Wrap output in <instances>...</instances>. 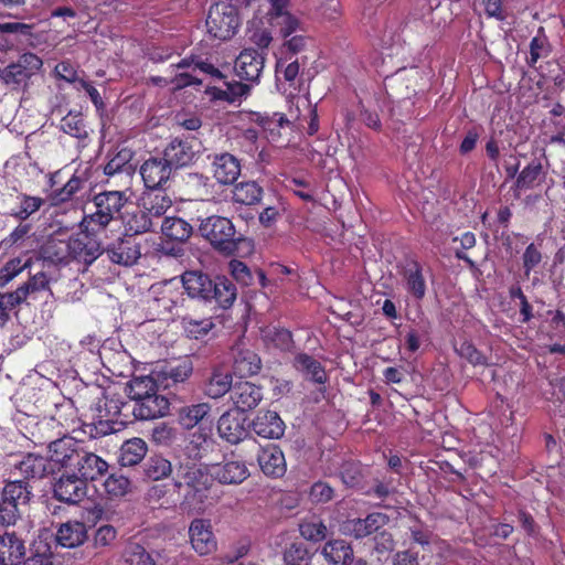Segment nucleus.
<instances>
[{
  "instance_id": "nucleus-1",
  "label": "nucleus",
  "mask_w": 565,
  "mask_h": 565,
  "mask_svg": "<svg viewBox=\"0 0 565 565\" xmlns=\"http://www.w3.org/2000/svg\"><path fill=\"white\" fill-rule=\"evenodd\" d=\"M56 447L53 462L58 463L60 469L70 471L86 481L96 480L108 469V463L103 458L86 450L73 437H65L56 444Z\"/></svg>"
},
{
  "instance_id": "nucleus-2",
  "label": "nucleus",
  "mask_w": 565,
  "mask_h": 565,
  "mask_svg": "<svg viewBox=\"0 0 565 565\" xmlns=\"http://www.w3.org/2000/svg\"><path fill=\"white\" fill-rule=\"evenodd\" d=\"M198 233L215 250L225 256L234 255L238 250L239 244L245 242V238L236 232L233 222L221 215L202 218Z\"/></svg>"
},
{
  "instance_id": "nucleus-3",
  "label": "nucleus",
  "mask_w": 565,
  "mask_h": 565,
  "mask_svg": "<svg viewBox=\"0 0 565 565\" xmlns=\"http://www.w3.org/2000/svg\"><path fill=\"white\" fill-rule=\"evenodd\" d=\"M127 202L124 191H104L93 198L95 211L84 215L81 227L88 232L106 231L111 221L120 215V211Z\"/></svg>"
},
{
  "instance_id": "nucleus-4",
  "label": "nucleus",
  "mask_w": 565,
  "mask_h": 565,
  "mask_svg": "<svg viewBox=\"0 0 565 565\" xmlns=\"http://www.w3.org/2000/svg\"><path fill=\"white\" fill-rule=\"evenodd\" d=\"M173 484L190 503H203L212 484L207 469L195 462H181L173 476Z\"/></svg>"
},
{
  "instance_id": "nucleus-5",
  "label": "nucleus",
  "mask_w": 565,
  "mask_h": 565,
  "mask_svg": "<svg viewBox=\"0 0 565 565\" xmlns=\"http://www.w3.org/2000/svg\"><path fill=\"white\" fill-rule=\"evenodd\" d=\"M32 495L30 484L20 479L8 480L0 495V525H14L21 518V508L28 505Z\"/></svg>"
},
{
  "instance_id": "nucleus-6",
  "label": "nucleus",
  "mask_w": 565,
  "mask_h": 565,
  "mask_svg": "<svg viewBox=\"0 0 565 565\" xmlns=\"http://www.w3.org/2000/svg\"><path fill=\"white\" fill-rule=\"evenodd\" d=\"M99 167L89 161L81 162L68 181L49 194L51 205L57 206L71 201L78 192L92 190L98 182Z\"/></svg>"
},
{
  "instance_id": "nucleus-7",
  "label": "nucleus",
  "mask_w": 565,
  "mask_h": 565,
  "mask_svg": "<svg viewBox=\"0 0 565 565\" xmlns=\"http://www.w3.org/2000/svg\"><path fill=\"white\" fill-rule=\"evenodd\" d=\"M205 24L212 38L221 41L230 40L241 24L239 11L233 3L216 2L210 7Z\"/></svg>"
},
{
  "instance_id": "nucleus-8",
  "label": "nucleus",
  "mask_w": 565,
  "mask_h": 565,
  "mask_svg": "<svg viewBox=\"0 0 565 565\" xmlns=\"http://www.w3.org/2000/svg\"><path fill=\"white\" fill-rule=\"evenodd\" d=\"M26 438L34 446H47L53 461L56 444L66 436L65 429L54 417H43L42 419L32 418L25 426Z\"/></svg>"
},
{
  "instance_id": "nucleus-9",
  "label": "nucleus",
  "mask_w": 565,
  "mask_h": 565,
  "mask_svg": "<svg viewBox=\"0 0 565 565\" xmlns=\"http://www.w3.org/2000/svg\"><path fill=\"white\" fill-rule=\"evenodd\" d=\"M81 228V233L70 237L71 260L89 266L104 253L103 233Z\"/></svg>"
},
{
  "instance_id": "nucleus-10",
  "label": "nucleus",
  "mask_w": 565,
  "mask_h": 565,
  "mask_svg": "<svg viewBox=\"0 0 565 565\" xmlns=\"http://www.w3.org/2000/svg\"><path fill=\"white\" fill-rule=\"evenodd\" d=\"M42 65L43 62L36 54L23 53L17 62L0 71V78L6 85L17 88L26 85L28 81L41 70Z\"/></svg>"
},
{
  "instance_id": "nucleus-11",
  "label": "nucleus",
  "mask_w": 565,
  "mask_h": 565,
  "mask_svg": "<svg viewBox=\"0 0 565 565\" xmlns=\"http://www.w3.org/2000/svg\"><path fill=\"white\" fill-rule=\"evenodd\" d=\"M265 55L263 51L244 49L234 63V71L237 77L252 84L259 83L265 66Z\"/></svg>"
},
{
  "instance_id": "nucleus-12",
  "label": "nucleus",
  "mask_w": 565,
  "mask_h": 565,
  "mask_svg": "<svg viewBox=\"0 0 565 565\" xmlns=\"http://www.w3.org/2000/svg\"><path fill=\"white\" fill-rule=\"evenodd\" d=\"M198 150L195 149V138H173L162 152L163 159L177 170L188 167L195 161Z\"/></svg>"
},
{
  "instance_id": "nucleus-13",
  "label": "nucleus",
  "mask_w": 565,
  "mask_h": 565,
  "mask_svg": "<svg viewBox=\"0 0 565 565\" xmlns=\"http://www.w3.org/2000/svg\"><path fill=\"white\" fill-rule=\"evenodd\" d=\"M108 258L114 263L122 266H132L141 256L140 244L137 237L131 234H125L113 243L104 247Z\"/></svg>"
},
{
  "instance_id": "nucleus-14",
  "label": "nucleus",
  "mask_w": 565,
  "mask_h": 565,
  "mask_svg": "<svg viewBox=\"0 0 565 565\" xmlns=\"http://www.w3.org/2000/svg\"><path fill=\"white\" fill-rule=\"evenodd\" d=\"M53 492L56 500L68 504H76L81 502L87 493V481L64 470L55 482Z\"/></svg>"
},
{
  "instance_id": "nucleus-15",
  "label": "nucleus",
  "mask_w": 565,
  "mask_h": 565,
  "mask_svg": "<svg viewBox=\"0 0 565 565\" xmlns=\"http://www.w3.org/2000/svg\"><path fill=\"white\" fill-rule=\"evenodd\" d=\"M172 171L163 157H150L140 167V175L145 186L152 191L163 190L170 181Z\"/></svg>"
},
{
  "instance_id": "nucleus-16",
  "label": "nucleus",
  "mask_w": 565,
  "mask_h": 565,
  "mask_svg": "<svg viewBox=\"0 0 565 565\" xmlns=\"http://www.w3.org/2000/svg\"><path fill=\"white\" fill-rule=\"evenodd\" d=\"M192 548L200 555H210L217 548V541L210 520L194 519L189 526Z\"/></svg>"
},
{
  "instance_id": "nucleus-17",
  "label": "nucleus",
  "mask_w": 565,
  "mask_h": 565,
  "mask_svg": "<svg viewBox=\"0 0 565 565\" xmlns=\"http://www.w3.org/2000/svg\"><path fill=\"white\" fill-rule=\"evenodd\" d=\"M269 9L268 22L277 28L282 38L290 36L299 26L298 19L290 13V0H267Z\"/></svg>"
},
{
  "instance_id": "nucleus-18",
  "label": "nucleus",
  "mask_w": 565,
  "mask_h": 565,
  "mask_svg": "<svg viewBox=\"0 0 565 565\" xmlns=\"http://www.w3.org/2000/svg\"><path fill=\"white\" fill-rule=\"evenodd\" d=\"M56 466L58 467V463L53 462L51 457L45 458L30 452L14 466L15 471L12 473L15 475L18 471L22 477L21 480L29 483L31 480H40L53 473Z\"/></svg>"
},
{
  "instance_id": "nucleus-19",
  "label": "nucleus",
  "mask_w": 565,
  "mask_h": 565,
  "mask_svg": "<svg viewBox=\"0 0 565 565\" xmlns=\"http://www.w3.org/2000/svg\"><path fill=\"white\" fill-rule=\"evenodd\" d=\"M263 387L248 381L234 383L230 396L234 407L241 413L256 408L263 401Z\"/></svg>"
},
{
  "instance_id": "nucleus-20",
  "label": "nucleus",
  "mask_w": 565,
  "mask_h": 565,
  "mask_svg": "<svg viewBox=\"0 0 565 565\" xmlns=\"http://www.w3.org/2000/svg\"><path fill=\"white\" fill-rule=\"evenodd\" d=\"M158 392L154 391L134 404L131 412L136 419L149 420L163 417L169 413V399Z\"/></svg>"
},
{
  "instance_id": "nucleus-21",
  "label": "nucleus",
  "mask_w": 565,
  "mask_h": 565,
  "mask_svg": "<svg viewBox=\"0 0 565 565\" xmlns=\"http://www.w3.org/2000/svg\"><path fill=\"white\" fill-rule=\"evenodd\" d=\"M43 292L51 294L50 278L44 271H39L30 276V278L14 291L8 294L12 296L13 303L19 306L28 300L38 301Z\"/></svg>"
},
{
  "instance_id": "nucleus-22",
  "label": "nucleus",
  "mask_w": 565,
  "mask_h": 565,
  "mask_svg": "<svg viewBox=\"0 0 565 565\" xmlns=\"http://www.w3.org/2000/svg\"><path fill=\"white\" fill-rule=\"evenodd\" d=\"M286 425L279 414L273 411H260L250 423V429L265 439H279L285 434Z\"/></svg>"
},
{
  "instance_id": "nucleus-23",
  "label": "nucleus",
  "mask_w": 565,
  "mask_h": 565,
  "mask_svg": "<svg viewBox=\"0 0 565 565\" xmlns=\"http://www.w3.org/2000/svg\"><path fill=\"white\" fill-rule=\"evenodd\" d=\"M205 303L214 307L228 309L236 300L237 289L235 284L226 276H215L212 278V286L209 288Z\"/></svg>"
},
{
  "instance_id": "nucleus-24",
  "label": "nucleus",
  "mask_w": 565,
  "mask_h": 565,
  "mask_svg": "<svg viewBox=\"0 0 565 565\" xmlns=\"http://www.w3.org/2000/svg\"><path fill=\"white\" fill-rule=\"evenodd\" d=\"M212 172L217 183L233 184L241 174V162L232 153H216L212 159Z\"/></svg>"
},
{
  "instance_id": "nucleus-25",
  "label": "nucleus",
  "mask_w": 565,
  "mask_h": 565,
  "mask_svg": "<svg viewBox=\"0 0 565 565\" xmlns=\"http://www.w3.org/2000/svg\"><path fill=\"white\" fill-rule=\"evenodd\" d=\"M257 461L264 475L268 477L280 478L287 471L285 455L277 445L263 447L257 455Z\"/></svg>"
},
{
  "instance_id": "nucleus-26",
  "label": "nucleus",
  "mask_w": 565,
  "mask_h": 565,
  "mask_svg": "<svg viewBox=\"0 0 565 565\" xmlns=\"http://www.w3.org/2000/svg\"><path fill=\"white\" fill-rule=\"evenodd\" d=\"M154 372L161 388L168 390L173 385L185 382L193 372V364L189 359H183L177 363H168Z\"/></svg>"
},
{
  "instance_id": "nucleus-27",
  "label": "nucleus",
  "mask_w": 565,
  "mask_h": 565,
  "mask_svg": "<svg viewBox=\"0 0 565 565\" xmlns=\"http://www.w3.org/2000/svg\"><path fill=\"white\" fill-rule=\"evenodd\" d=\"M217 431L220 437L231 444H237L247 435L245 419L239 413L227 411L217 422Z\"/></svg>"
},
{
  "instance_id": "nucleus-28",
  "label": "nucleus",
  "mask_w": 565,
  "mask_h": 565,
  "mask_svg": "<svg viewBox=\"0 0 565 565\" xmlns=\"http://www.w3.org/2000/svg\"><path fill=\"white\" fill-rule=\"evenodd\" d=\"M25 556L24 541L14 532L0 535V565H20Z\"/></svg>"
},
{
  "instance_id": "nucleus-29",
  "label": "nucleus",
  "mask_w": 565,
  "mask_h": 565,
  "mask_svg": "<svg viewBox=\"0 0 565 565\" xmlns=\"http://www.w3.org/2000/svg\"><path fill=\"white\" fill-rule=\"evenodd\" d=\"M182 285L192 299H198L205 302L212 286V278L201 270H186L181 276Z\"/></svg>"
},
{
  "instance_id": "nucleus-30",
  "label": "nucleus",
  "mask_w": 565,
  "mask_h": 565,
  "mask_svg": "<svg viewBox=\"0 0 565 565\" xmlns=\"http://www.w3.org/2000/svg\"><path fill=\"white\" fill-rule=\"evenodd\" d=\"M404 287L408 295L416 300L426 296L427 284L423 274V267L418 262H407L403 269Z\"/></svg>"
},
{
  "instance_id": "nucleus-31",
  "label": "nucleus",
  "mask_w": 565,
  "mask_h": 565,
  "mask_svg": "<svg viewBox=\"0 0 565 565\" xmlns=\"http://www.w3.org/2000/svg\"><path fill=\"white\" fill-rule=\"evenodd\" d=\"M161 385L154 371L149 375H134L126 384L125 392L130 401L137 403L141 398L151 394L154 391H159Z\"/></svg>"
},
{
  "instance_id": "nucleus-32",
  "label": "nucleus",
  "mask_w": 565,
  "mask_h": 565,
  "mask_svg": "<svg viewBox=\"0 0 565 565\" xmlns=\"http://www.w3.org/2000/svg\"><path fill=\"white\" fill-rule=\"evenodd\" d=\"M40 256L43 262L53 265H66L71 262L70 238H49L40 248Z\"/></svg>"
},
{
  "instance_id": "nucleus-33",
  "label": "nucleus",
  "mask_w": 565,
  "mask_h": 565,
  "mask_svg": "<svg viewBox=\"0 0 565 565\" xmlns=\"http://www.w3.org/2000/svg\"><path fill=\"white\" fill-rule=\"evenodd\" d=\"M233 377L230 371L214 367L204 384V394L211 398H220L226 393L231 394Z\"/></svg>"
},
{
  "instance_id": "nucleus-34",
  "label": "nucleus",
  "mask_w": 565,
  "mask_h": 565,
  "mask_svg": "<svg viewBox=\"0 0 565 565\" xmlns=\"http://www.w3.org/2000/svg\"><path fill=\"white\" fill-rule=\"evenodd\" d=\"M248 121L259 126L265 132L267 138L276 140L280 136V129L289 124L286 115L282 113H267L252 111L248 115Z\"/></svg>"
},
{
  "instance_id": "nucleus-35",
  "label": "nucleus",
  "mask_w": 565,
  "mask_h": 565,
  "mask_svg": "<svg viewBox=\"0 0 565 565\" xmlns=\"http://www.w3.org/2000/svg\"><path fill=\"white\" fill-rule=\"evenodd\" d=\"M87 539L86 525L83 522L74 521L61 524L56 533V541L63 547H75Z\"/></svg>"
},
{
  "instance_id": "nucleus-36",
  "label": "nucleus",
  "mask_w": 565,
  "mask_h": 565,
  "mask_svg": "<svg viewBox=\"0 0 565 565\" xmlns=\"http://www.w3.org/2000/svg\"><path fill=\"white\" fill-rule=\"evenodd\" d=\"M161 233L169 241L184 243L191 237L193 227L181 217L167 216L162 221Z\"/></svg>"
},
{
  "instance_id": "nucleus-37",
  "label": "nucleus",
  "mask_w": 565,
  "mask_h": 565,
  "mask_svg": "<svg viewBox=\"0 0 565 565\" xmlns=\"http://www.w3.org/2000/svg\"><path fill=\"white\" fill-rule=\"evenodd\" d=\"M295 366L303 373L307 380L318 384H324L328 380L322 364L307 353H299L295 358Z\"/></svg>"
},
{
  "instance_id": "nucleus-38",
  "label": "nucleus",
  "mask_w": 565,
  "mask_h": 565,
  "mask_svg": "<svg viewBox=\"0 0 565 565\" xmlns=\"http://www.w3.org/2000/svg\"><path fill=\"white\" fill-rule=\"evenodd\" d=\"M262 369V361L252 350H239L234 356L233 371L239 377H248L257 374Z\"/></svg>"
},
{
  "instance_id": "nucleus-39",
  "label": "nucleus",
  "mask_w": 565,
  "mask_h": 565,
  "mask_svg": "<svg viewBox=\"0 0 565 565\" xmlns=\"http://www.w3.org/2000/svg\"><path fill=\"white\" fill-rule=\"evenodd\" d=\"M249 472L246 465L237 460H227L223 465L218 466L215 471V476L221 483L232 484L241 483L247 477Z\"/></svg>"
},
{
  "instance_id": "nucleus-40",
  "label": "nucleus",
  "mask_w": 565,
  "mask_h": 565,
  "mask_svg": "<svg viewBox=\"0 0 565 565\" xmlns=\"http://www.w3.org/2000/svg\"><path fill=\"white\" fill-rule=\"evenodd\" d=\"M211 412L207 403L183 406L178 412V423L184 429H192L199 425Z\"/></svg>"
},
{
  "instance_id": "nucleus-41",
  "label": "nucleus",
  "mask_w": 565,
  "mask_h": 565,
  "mask_svg": "<svg viewBox=\"0 0 565 565\" xmlns=\"http://www.w3.org/2000/svg\"><path fill=\"white\" fill-rule=\"evenodd\" d=\"M147 444L141 438L126 440L120 448L119 462L122 467L138 465L147 454Z\"/></svg>"
},
{
  "instance_id": "nucleus-42",
  "label": "nucleus",
  "mask_w": 565,
  "mask_h": 565,
  "mask_svg": "<svg viewBox=\"0 0 565 565\" xmlns=\"http://www.w3.org/2000/svg\"><path fill=\"white\" fill-rule=\"evenodd\" d=\"M263 188L256 181H244L235 184L233 201L243 205H254L262 201Z\"/></svg>"
},
{
  "instance_id": "nucleus-43",
  "label": "nucleus",
  "mask_w": 565,
  "mask_h": 565,
  "mask_svg": "<svg viewBox=\"0 0 565 565\" xmlns=\"http://www.w3.org/2000/svg\"><path fill=\"white\" fill-rule=\"evenodd\" d=\"M322 554L333 565H350L353 562V550L342 540L329 541L324 545Z\"/></svg>"
},
{
  "instance_id": "nucleus-44",
  "label": "nucleus",
  "mask_w": 565,
  "mask_h": 565,
  "mask_svg": "<svg viewBox=\"0 0 565 565\" xmlns=\"http://www.w3.org/2000/svg\"><path fill=\"white\" fill-rule=\"evenodd\" d=\"M263 340L268 349L289 352L294 349L292 333L285 328H268L263 333Z\"/></svg>"
},
{
  "instance_id": "nucleus-45",
  "label": "nucleus",
  "mask_w": 565,
  "mask_h": 565,
  "mask_svg": "<svg viewBox=\"0 0 565 565\" xmlns=\"http://www.w3.org/2000/svg\"><path fill=\"white\" fill-rule=\"evenodd\" d=\"M127 406L128 404L118 395H103V397L97 399L93 414L96 415V417L118 420L122 409Z\"/></svg>"
},
{
  "instance_id": "nucleus-46",
  "label": "nucleus",
  "mask_w": 565,
  "mask_h": 565,
  "mask_svg": "<svg viewBox=\"0 0 565 565\" xmlns=\"http://www.w3.org/2000/svg\"><path fill=\"white\" fill-rule=\"evenodd\" d=\"M156 191L143 198V209L152 217L159 218L171 207L172 200L163 190Z\"/></svg>"
},
{
  "instance_id": "nucleus-47",
  "label": "nucleus",
  "mask_w": 565,
  "mask_h": 565,
  "mask_svg": "<svg viewBox=\"0 0 565 565\" xmlns=\"http://www.w3.org/2000/svg\"><path fill=\"white\" fill-rule=\"evenodd\" d=\"M143 471L147 478L157 481L170 477L173 469L170 460L161 455H153L145 462Z\"/></svg>"
},
{
  "instance_id": "nucleus-48",
  "label": "nucleus",
  "mask_w": 565,
  "mask_h": 565,
  "mask_svg": "<svg viewBox=\"0 0 565 565\" xmlns=\"http://www.w3.org/2000/svg\"><path fill=\"white\" fill-rule=\"evenodd\" d=\"M60 129L77 139H86L88 137L83 115L79 111H68L67 115L61 119Z\"/></svg>"
},
{
  "instance_id": "nucleus-49",
  "label": "nucleus",
  "mask_w": 565,
  "mask_h": 565,
  "mask_svg": "<svg viewBox=\"0 0 565 565\" xmlns=\"http://www.w3.org/2000/svg\"><path fill=\"white\" fill-rule=\"evenodd\" d=\"M17 200L18 206L11 210L10 215L20 221L29 218L33 213L39 211L44 203L43 199L26 194H19Z\"/></svg>"
},
{
  "instance_id": "nucleus-50",
  "label": "nucleus",
  "mask_w": 565,
  "mask_h": 565,
  "mask_svg": "<svg viewBox=\"0 0 565 565\" xmlns=\"http://www.w3.org/2000/svg\"><path fill=\"white\" fill-rule=\"evenodd\" d=\"M286 565H310L312 553L303 542H292L284 551Z\"/></svg>"
},
{
  "instance_id": "nucleus-51",
  "label": "nucleus",
  "mask_w": 565,
  "mask_h": 565,
  "mask_svg": "<svg viewBox=\"0 0 565 565\" xmlns=\"http://www.w3.org/2000/svg\"><path fill=\"white\" fill-rule=\"evenodd\" d=\"M355 489L360 494L381 500H384L394 492L391 481L381 480L379 478H373L370 483H360L355 481Z\"/></svg>"
},
{
  "instance_id": "nucleus-52",
  "label": "nucleus",
  "mask_w": 565,
  "mask_h": 565,
  "mask_svg": "<svg viewBox=\"0 0 565 565\" xmlns=\"http://www.w3.org/2000/svg\"><path fill=\"white\" fill-rule=\"evenodd\" d=\"M543 177L544 171L541 160L533 159L519 174L516 179V186L520 189H530Z\"/></svg>"
},
{
  "instance_id": "nucleus-53",
  "label": "nucleus",
  "mask_w": 565,
  "mask_h": 565,
  "mask_svg": "<svg viewBox=\"0 0 565 565\" xmlns=\"http://www.w3.org/2000/svg\"><path fill=\"white\" fill-rule=\"evenodd\" d=\"M299 531L305 540L315 543L323 541L328 532L326 524L317 518L303 520L299 524Z\"/></svg>"
},
{
  "instance_id": "nucleus-54",
  "label": "nucleus",
  "mask_w": 565,
  "mask_h": 565,
  "mask_svg": "<svg viewBox=\"0 0 565 565\" xmlns=\"http://www.w3.org/2000/svg\"><path fill=\"white\" fill-rule=\"evenodd\" d=\"M130 487V480L118 473H111L104 482L105 492L110 499L124 497Z\"/></svg>"
},
{
  "instance_id": "nucleus-55",
  "label": "nucleus",
  "mask_w": 565,
  "mask_h": 565,
  "mask_svg": "<svg viewBox=\"0 0 565 565\" xmlns=\"http://www.w3.org/2000/svg\"><path fill=\"white\" fill-rule=\"evenodd\" d=\"M125 562L129 565H158L151 554L138 544H130L124 554Z\"/></svg>"
},
{
  "instance_id": "nucleus-56",
  "label": "nucleus",
  "mask_w": 565,
  "mask_h": 565,
  "mask_svg": "<svg viewBox=\"0 0 565 565\" xmlns=\"http://www.w3.org/2000/svg\"><path fill=\"white\" fill-rule=\"evenodd\" d=\"M122 423V420L118 422L111 418L96 417V415L92 414V423L87 426L90 427L89 435L97 438L115 433L117 430L116 425Z\"/></svg>"
},
{
  "instance_id": "nucleus-57",
  "label": "nucleus",
  "mask_w": 565,
  "mask_h": 565,
  "mask_svg": "<svg viewBox=\"0 0 565 565\" xmlns=\"http://www.w3.org/2000/svg\"><path fill=\"white\" fill-rule=\"evenodd\" d=\"M132 166L129 162V157L126 152H118L113 157L104 167V174L113 177L117 173L131 174Z\"/></svg>"
},
{
  "instance_id": "nucleus-58",
  "label": "nucleus",
  "mask_w": 565,
  "mask_h": 565,
  "mask_svg": "<svg viewBox=\"0 0 565 565\" xmlns=\"http://www.w3.org/2000/svg\"><path fill=\"white\" fill-rule=\"evenodd\" d=\"M30 266V259L23 260L21 257L9 259L0 268V285H4L18 276L23 269Z\"/></svg>"
},
{
  "instance_id": "nucleus-59",
  "label": "nucleus",
  "mask_w": 565,
  "mask_h": 565,
  "mask_svg": "<svg viewBox=\"0 0 565 565\" xmlns=\"http://www.w3.org/2000/svg\"><path fill=\"white\" fill-rule=\"evenodd\" d=\"M152 218L146 210L138 211L128 221V231L132 232V235L152 231L154 226Z\"/></svg>"
},
{
  "instance_id": "nucleus-60",
  "label": "nucleus",
  "mask_w": 565,
  "mask_h": 565,
  "mask_svg": "<svg viewBox=\"0 0 565 565\" xmlns=\"http://www.w3.org/2000/svg\"><path fill=\"white\" fill-rule=\"evenodd\" d=\"M117 529L110 524L100 525L94 534L93 546L96 550L110 547L117 539Z\"/></svg>"
},
{
  "instance_id": "nucleus-61",
  "label": "nucleus",
  "mask_w": 565,
  "mask_h": 565,
  "mask_svg": "<svg viewBox=\"0 0 565 565\" xmlns=\"http://www.w3.org/2000/svg\"><path fill=\"white\" fill-rule=\"evenodd\" d=\"M299 70L298 60H291V56L279 57L276 62V73L282 74L284 79L290 83V85L299 75Z\"/></svg>"
},
{
  "instance_id": "nucleus-62",
  "label": "nucleus",
  "mask_w": 565,
  "mask_h": 565,
  "mask_svg": "<svg viewBox=\"0 0 565 565\" xmlns=\"http://www.w3.org/2000/svg\"><path fill=\"white\" fill-rule=\"evenodd\" d=\"M30 230H31V226L29 224L18 225L7 237H4L1 241L0 245L4 249L22 246Z\"/></svg>"
},
{
  "instance_id": "nucleus-63",
  "label": "nucleus",
  "mask_w": 565,
  "mask_h": 565,
  "mask_svg": "<svg viewBox=\"0 0 565 565\" xmlns=\"http://www.w3.org/2000/svg\"><path fill=\"white\" fill-rule=\"evenodd\" d=\"M54 74L58 79L65 81L66 83L75 84L78 86L77 68L68 60L60 62L55 68Z\"/></svg>"
},
{
  "instance_id": "nucleus-64",
  "label": "nucleus",
  "mask_w": 565,
  "mask_h": 565,
  "mask_svg": "<svg viewBox=\"0 0 565 565\" xmlns=\"http://www.w3.org/2000/svg\"><path fill=\"white\" fill-rule=\"evenodd\" d=\"M230 269L232 276L237 282L244 286H249L252 284L253 275L245 263L237 259H233L230 262Z\"/></svg>"
}]
</instances>
